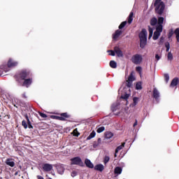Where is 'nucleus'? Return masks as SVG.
<instances>
[{"label": "nucleus", "mask_w": 179, "mask_h": 179, "mask_svg": "<svg viewBox=\"0 0 179 179\" xmlns=\"http://www.w3.org/2000/svg\"><path fill=\"white\" fill-rule=\"evenodd\" d=\"M127 87H131L132 86V82L131 81H127Z\"/></svg>", "instance_id": "obj_47"}, {"label": "nucleus", "mask_w": 179, "mask_h": 179, "mask_svg": "<svg viewBox=\"0 0 179 179\" xmlns=\"http://www.w3.org/2000/svg\"><path fill=\"white\" fill-rule=\"evenodd\" d=\"M114 136V134L112 132L107 131L105 134V137L106 139H111Z\"/></svg>", "instance_id": "obj_21"}, {"label": "nucleus", "mask_w": 179, "mask_h": 179, "mask_svg": "<svg viewBox=\"0 0 179 179\" xmlns=\"http://www.w3.org/2000/svg\"><path fill=\"white\" fill-rule=\"evenodd\" d=\"M15 176H17V172H16V173H15Z\"/></svg>", "instance_id": "obj_61"}, {"label": "nucleus", "mask_w": 179, "mask_h": 179, "mask_svg": "<svg viewBox=\"0 0 179 179\" xmlns=\"http://www.w3.org/2000/svg\"><path fill=\"white\" fill-rule=\"evenodd\" d=\"M136 90H142V83L138 82L136 84Z\"/></svg>", "instance_id": "obj_28"}, {"label": "nucleus", "mask_w": 179, "mask_h": 179, "mask_svg": "<svg viewBox=\"0 0 179 179\" xmlns=\"http://www.w3.org/2000/svg\"><path fill=\"white\" fill-rule=\"evenodd\" d=\"M164 78L167 83L169 82V80H170V76H169V74H164Z\"/></svg>", "instance_id": "obj_41"}, {"label": "nucleus", "mask_w": 179, "mask_h": 179, "mask_svg": "<svg viewBox=\"0 0 179 179\" xmlns=\"http://www.w3.org/2000/svg\"><path fill=\"white\" fill-rule=\"evenodd\" d=\"M104 129H106V128L104 127H101L97 129L96 132L98 134H101V132H103Z\"/></svg>", "instance_id": "obj_34"}, {"label": "nucleus", "mask_w": 179, "mask_h": 179, "mask_svg": "<svg viewBox=\"0 0 179 179\" xmlns=\"http://www.w3.org/2000/svg\"><path fill=\"white\" fill-rule=\"evenodd\" d=\"M73 132H74V136H79V135H80L79 133H78V134H75V132H76V129H75V130L73 131Z\"/></svg>", "instance_id": "obj_54"}, {"label": "nucleus", "mask_w": 179, "mask_h": 179, "mask_svg": "<svg viewBox=\"0 0 179 179\" xmlns=\"http://www.w3.org/2000/svg\"><path fill=\"white\" fill-rule=\"evenodd\" d=\"M129 97V94H125L124 95H122L121 98L124 99V100H127V99Z\"/></svg>", "instance_id": "obj_42"}, {"label": "nucleus", "mask_w": 179, "mask_h": 179, "mask_svg": "<svg viewBox=\"0 0 179 179\" xmlns=\"http://www.w3.org/2000/svg\"><path fill=\"white\" fill-rule=\"evenodd\" d=\"M134 80H135V77L134 76V74H132V73H131L130 74V76H129L127 81L134 82Z\"/></svg>", "instance_id": "obj_31"}, {"label": "nucleus", "mask_w": 179, "mask_h": 179, "mask_svg": "<svg viewBox=\"0 0 179 179\" xmlns=\"http://www.w3.org/2000/svg\"><path fill=\"white\" fill-rule=\"evenodd\" d=\"M173 34H174V32L173 31V30L170 31L168 34L169 38H171V37H173Z\"/></svg>", "instance_id": "obj_45"}, {"label": "nucleus", "mask_w": 179, "mask_h": 179, "mask_svg": "<svg viewBox=\"0 0 179 179\" xmlns=\"http://www.w3.org/2000/svg\"><path fill=\"white\" fill-rule=\"evenodd\" d=\"M22 127H24L25 129H27L28 125H27V122H25V120H22Z\"/></svg>", "instance_id": "obj_39"}, {"label": "nucleus", "mask_w": 179, "mask_h": 179, "mask_svg": "<svg viewBox=\"0 0 179 179\" xmlns=\"http://www.w3.org/2000/svg\"><path fill=\"white\" fill-rule=\"evenodd\" d=\"M160 58H162V55L161 54H156L155 55V59L157 61H159L160 59Z\"/></svg>", "instance_id": "obj_43"}, {"label": "nucleus", "mask_w": 179, "mask_h": 179, "mask_svg": "<svg viewBox=\"0 0 179 179\" xmlns=\"http://www.w3.org/2000/svg\"><path fill=\"white\" fill-rule=\"evenodd\" d=\"M165 47L166 48V52H169V51H170V43L166 42Z\"/></svg>", "instance_id": "obj_37"}, {"label": "nucleus", "mask_w": 179, "mask_h": 179, "mask_svg": "<svg viewBox=\"0 0 179 179\" xmlns=\"http://www.w3.org/2000/svg\"><path fill=\"white\" fill-rule=\"evenodd\" d=\"M153 36V29L150 28V27H149V36H148V39L150 40V38H152V36Z\"/></svg>", "instance_id": "obj_30"}, {"label": "nucleus", "mask_w": 179, "mask_h": 179, "mask_svg": "<svg viewBox=\"0 0 179 179\" xmlns=\"http://www.w3.org/2000/svg\"><path fill=\"white\" fill-rule=\"evenodd\" d=\"M52 118H53V120H59V121H65V117L62 116L52 115Z\"/></svg>", "instance_id": "obj_22"}, {"label": "nucleus", "mask_w": 179, "mask_h": 179, "mask_svg": "<svg viewBox=\"0 0 179 179\" xmlns=\"http://www.w3.org/2000/svg\"><path fill=\"white\" fill-rule=\"evenodd\" d=\"M139 38L140 47L141 48H143L148 43V31H146V29H142V31L139 34Z\"/></svg>", "instance_id": "obj_1"}, {"label": "nucleus", "mask_w": 179, "mask_h": 179, "mask_svg": "<svg viewBox=\"0 0 179 179\" xmlns=\"http://www.w3.org/2000/svg\"><path fill=\"white\" fill-rule=\"evenodd\" d=\"M164 41V37L162 36L159 39V44H162V43Z\"/></svg>", "instance_id": "obj_51"}, {"label": "nucleus", "mask_w": 179, "mask_h": 179, "mask_svg": "<svg viewBox=\"0 0 179 179\" xmlns=\"http://www.w3.org/2000/svg\"><path fill=\"white\" fill-rule=\"evenodd\" d=\"M117 153L118 152H116V151H115V157H117Z\"/></svg>", "instance_id": "obj_60"}, {"label": "nucleus", "mask_w": 179, "mask_h": 179, "mask_svg": "<svg viewBox=\"0 0 179 179\" xmlns=\"http://www.w3.org/2000/svg\"><path fill=\"white\" fill-rule=\"evenodd\" d=\"M85 164L87 166V167H89V169H93L94 167V165L89 159H85Z\"/></svg>", "instance_id": "obj_13"}, {"label": "nucleus", "mask_w": 179, "mask_h": 179, "mask_svg": "<svg viewBox=\"0 0 179 179\" xmlns=\"http://www.w3.org/2000/svg\"><path fill=\"white\" fill-rule=\"evenodd\" d=\"M136 72H138L139 75H142V67L141 66H137L136 68Z\"/></svg>", "instance_id": "obj_38"}, {"label": "nucleus", "mask_w": 179, "mask_h": 179, "mask_svg": "<svg viewBox=\"0 0 179 179\" xmlns=\"http://www.w3.org/2000/svg\"><path fill=\"white\" fill-rule=\"evenodd\" d=\"M57 170L59 174H64V172L65 171V167H64V165L59 164L57 166Z\"/></svg>", "instance_id": "obj_9"}, {"label": "nucleus", "mask_w": 179, "mask_h": 179, "mask_svg": "<svg viewBox=\"0 0 179 179\" xmlns=\"http://www.w3.org/2000/svg\"><path fill=\"white\" fill-rule=\"evenodd\" d=\"M95 170L97 171H103L104 170V166L101 164H97L94 166Z\"/></svg>", "instance_id": "obj_17"}, {"label": "nucleus", "mask_w": 179, "mask_h": 179, "mask_svg": "<svg viewBox=\"0 0 179 179\" xmlns=\"http://www.w3.org/2000/svg\"><path fill=\"white\" fill-rule=\"evenodd\" d=\"M138 125V120H136V122L134 124V127H136Z\"/></svg>", "instance_id": "obj_56"}, {"label": "nucleus", "mask_w": 179, "mask_h": 179, "mask_svg": "<svg viewBox=\"0 0 179 179\" xmlns=\"http://www.w3.org/2000/svg\"><path fill=\"white\" fill-rule=\"evenodd\" d=\"M175 34H176V36L177 41H178V43H179V28H177V29L175 30Z\"/></svg>", "instance_id": "obj_32"}, {"label": "nucleus", "mask_w": 179, "mask_h": 179, "mask_svg": "<svg viewBox=\"0 0 179 179\" xmlns=\"http://www.w3.org/2000/svg\"><path fill=\"white\" fill-rule=\"evenodd\" d=\"M28 128H29V129H31V128H33V126L31 124H28Z\"/></svg>", "instance_id": "obj_57"}, {"label": "nucleus", "mask_w": 179, "mask_h": 179, "mask_svg": "<svg viewBox=\"0 0 179 179\" xmlns=\"http://www.w3.org/2000/svg\"><path fill=\"white\" fill-rule=\"evenodd\" d=\"M110 68H113V69L117 68V62H115L113 60L110 61Z\"/></svg>", "instance_id": "obj_29"}, {"label": "nucleus", "mask_w": 179, "mask_h": 179, "mask_svg": "<svg viewBox=\"0 0 179 179\" xmlns=\"http://www.w3.org/2000/svg\"><path fill=\"white\" fill-rule=\"evenodd\" d=\"M37 178L38 179H44V178L43 176H38Z\"/></svg>", "instance_id": "obj_55"}, {"label": "nucleus", "mask_w": 179, "mask_h": 179, "mask_svg": "<svg viewBox=\"0 0 179 179\" xmlns=\"http://www.w3.org/2000/svg\"><path fill=\"white\" fill-rule=\"evenodd\" d=\"M17 62L14 61L12 59H10L8 62V68H14V66H17Z\"/></svg>", "instance_id": "obj_7"}, {"label": "nucleus", "mask_w": 179, "mask_h": 179, "mask_svg": "<svg viewBox=\"0 0 179 179\" xmlns=\"http://www.w3.org/2000/svg\"><path fill=\"white\" fill-rule=\"evenodd\" d=\"M107 52H108L109 55H111L112 57L115 56V51L114 50H108Z\"/></svg>", "instance_id": "obj_40"}, {"label": "nucleus", "mask_w": 179, "mask_h": 179, "mask_svg": "<svg viewBox=\"0 0 179 179\" xmlns=\"http://www.w3.org/2000/svg\"><path fill=\"white\" fill-rule=\"evenodd\" d=\"M0 75H1V71H0Z\"/></svg>", "instance_id": "obj_62"}, {"label": "nucleus", "mask_w": 179, "mask_h": 179, "mask_svg": "<svg viewBox=\"0 0 179 179\" xmlns=\"http://www.w3.org/2000/svg\"><path fill=\"white\" fill-rule=\"evenodd\" d=\"M115 174H117V176H120L121 173H122V167L117 166L115 168L114 170Z\"/></svg>", "instance_id": "obj_18"}, {"label": "nucleus", "mask_w": 179, "mask_h": 179, "mask_svg": "<svg viewBox=\"0 0 179 179\" xmlns=\"http://www.w3.org/2000/svg\"><path fill=\"white\" fill-rule=\"evenodd\" d=\"M153 97L157 101H159V97H160V92L157 89L154 88L153 90Z\"/></svg>", "instance_id": "obj_8"}, {"label": "nucleus", "mask_w": 179, "mask_h": 179, "mask_svg": "<svg viewBox=\"0 0 179 179\" xmlns=\"http://www.w3.org/2000/svg\"><path fill=\"white\" fill-rule=\"evenodd\" d=\"M151 26H156L157 24V19L156 17H153L150 20Z\"/></svg>", "instance_id": "obj_24"}, {"label": "nucleus", "mask_w": 179, "mask_h": 179, "mask_svg": "<svg viewBox=\"0 0 179 179\" xmlns=\"http://www.w3.org/2000/svg\"><path fill=\"white\" fill-rule=\"evenodd\" d=\"M61 116L63 117V118H69V115H68L66 113H62Z\"/></svg>", "instance_id": "obj_44"}, {"label": "nucleus", "mask_w": 179, "mask_h": 179, "mask_svg": "<svg viewBox=\"0 0 179 179\" xmlns=\"http://www.w3.org/2000/svg\"><path fill=\"white\" fill-rule=\"evenodd\" d=\"M114 51L117 57H123L124 55L122 54V51H121V49L117 46L114 48Z\"/></svg>", "instance_id": "obj_12"}, {"label": "nucleus", "mask_w": 179, "mask_h": 179, "mask_svg": "<svg viewBox=\"0 0 179 179\" xmlns=\"http://www.w3.org/2000/svg\"><path fill=\"white\" fill-rule=\"evenodd\" d=\"M120 166H121V167H125V163L121 162V163L120 164Z\"/></svg>", "instance_id": "obj_53"}, {"label": "nucleus", "mask_w": 179, "mask_h": 179, "mask_svg": "<svg viewBox=\"0 0 179 179\" xmlns=\"http://www.w3.org/2000/svg\"><path fill=\"white\" fill-rule=\"evenodd\" d=\"M33 80L31 78L25 79L23 83V86H25L26 87H29L30 85H31Z\"/></svg>", "instance_id": "obj_14"}, {"label": "nucleus", "mask_w": 179, "mask_h": 179, "mask_svg": "<svg viewBox=\"0 0 179 179\" xmlns=\"http://www.w3.org/2000/svg\"><path fill=\"white\" fill-rule=\"evenodd\" d=\"M124 146H125V143H123L122 145L117 146V148L115 149L116 153H118L120 150L123 149Z\"/></svg>", "instance_id": "obj_27"}, {"label": "nucleus", "mask_w": 179, "mask_h": 179, "mask_svg": "<svg viewBox=\"0 0 179 179\" xmlns=\"http://www.w3.org/2000/svg\"><path fill=\"white\" fill-rule=\"evenodd\" d=\"M143 59V58L142 57L141 55L136 54L132 56L131 62L136 65H139V64L142 62Z\"/></svg>", "instance_id": "obj_3"}, {"label": "nucleus", "mask_w": 179, "mask_h": 179, "mask_svg": "<svg viewBox=\"0 0 179 179\" xmlns=\"http://www.w3.org/2000/svg\"><path fill=\"white\" fill-rule=\"evenodd\" d=\"M43 171H51L52 170V165L50 164H45L43 165Z\"/></svg>", "instance_id": "obj_6"}, {"label": "nucleus", "mask_w": 179, "mask_h": 179, "mask_svg": "<svg viewBox=\"0 0 179 179\" xmlns=\"http://www.w3.org/2000/svg\"><path fill=\"white\" fill-rule=\"evenodd\" d=\"M97 143H99V145H101V138H98V141H97Z\"/></svg>", "instance_id": "obj_52"}, {"label": "nucleus", "mask_w": 179, "mask_h": 179, "mask_svg": "<svg viewBox=\"0 0 179 179\" xmlns=\"http://www.w3.org/2000/svg\"><path fill=\"white\" fill-rule=\"evenodd\" d=\"M99 146H100V144L99 143H94L93 148H98Z\"/></svg>", "instance_id": "obj_49"}, {"label": "nucleus", "mask_w": 179, "mask_h": 179, "mask_svg": "<svg viewBox=\"0 0 179 179\" xmlns=\"http://www.w3.org/2000/svg\"><path fill=\"white\" fill-rule=\"evenodd\" d=\"M22 97H23L24 99H26V98H27L26 94H22Z\"/></svg>", "instance_id": "obj_58"}, {"label": "nucleus", "mask_w": 179, "mask_h": 179, "mask_svg": "<svg viewBox=\"0 0 179 179\" xmlns=\"http://www.w3.org/2000/svg\"><path fill=\"white\" fill-rule=\"evenodd\" d=\"M110 162V157L108 156H105L104 159H103V163L104 164H107V163H108Z\"/></svg>", "instance_id": "obj_36"}, {"label": "nucleus", "mask_w": 179, "mask_h": 179, "mask_svg": "<svg viewBox=\"0 0 179 179\" xmlns=\"http://www.w3.org/2000/svg\"><path fill=\"white\" fill-rule=\"evenodd\" d=\"M167 59L168 61H173V54L171 53V52H168Z\"/></svg>", "instance_id": "obj_33"}, {"label": "nucleus", "mask_w": 179, "mask_h": 179, "mask_svg": "<svg viewBox=\"0 0 179 179\" xmlns=\"http://www.w3.org/2000/svg\"><path fill=\"white\" fill-rule=\"evenodd\" d=\"M120 106V102L117 101L115 103H114L112 106H111V110L112 111H117V110H118V107Z\"/></svg>", "instance_id": "obj_16"}, {"label": "nucleus", "mask_w": 179, "mask_h": 179, "mask_svg": "<svg viewBox=\"0 0 179 179\" xmlns=\"http://www.w3.org/2000/svg\"><path fill=\"white\" fill-rule=\"evenodd\" d=\"M121 34H122V31L120 29L116 30L115 32L113 34V40H117V38H118Z\"/></svg>", "instance_id": "obj_10"}, {"label": "nucleus", "mask_w": 179, "mask_h": 179, "mask_svg": "<svg viewBox=\"0 0 179 179\" xmlns=\"http://www.w3.org/2000/svg\"><path fill=\"white\" fill-rule=\"evenodd\" d=\"M1 69H3L5 72H6V69H5V67H1Z\"/></svg>", "instance_id": "obj_59"}, {"label": "nucleus", "mask_w": 179, "mask_h": 179, "mask_svg": "<svg viewBox=\"0 0 179 179\" xmlns=\"http://www.w3.org/2000/svg\"><path fill=\"white\" fill-rule=\"evenodd\" d=\"M133 103L130 105L131 107H135V106H136V104H138V103H139V98L138 97H134L133 99Z\"/></svg>", "instance_id": "obj_19"}, {"label": "nucleus", "mask_w": 179, "mask_h": 179, "mask_svg": "<svg viewBox=\"0 0 179 179\" xmlns=\"http://www.w3.org/2000/svg\"><path fill=\"white\" fill-rule=\"evenodd\" d=\"M132 20H134V13L131 12L129 17H128V23L131 24L132 23Z\"/></svg>", "instance_id": "obj_20"}, {"label": "nucleus", "mask_w": 179, "mask_h": 179, "mask_svg": "<svg viewBox=\"0 0 179 179\" xmlns=\"http://www.w3.org/2000/svg\"><path fill=\"white\" fill-rule=\"evenodd\" d=\"M71 164L76 165V166H83V162L82 161V159L79 157H76L74 158H72L71 159Z\"/></svg>", "instance_id": "obj_5"}, {"label": "nucleus", "mask_w": 179, "mask_h": 179, "mask_svg": "<svg viewBox=\"0 0 179 179\" xmlns=\"http://www.w3.org/2000/svg\"><path fill=\"white\" fill-rule=\"evenodd\" d=\"M6 164L10 167H15V162L13 161V159L11 158H8L6 160Z\"/></svg>", "instance_id": "obj_11"}, {"label": "nucleus", "mask_w": 179, "mask_h": 179, "mask_svg": "<svg viewBox=\"0 0 179 179\" xmlns=\"http://www.w3.org/2000/svg\"><path fill=\"white\" fill-rule=\"evenodd\" d=\"M163 22H164V17H159L158 18V25L157 26H163Z\"/></svg>", "instance_id": "obj_26"}, {"label": "nucleus", "mask_w": 179, "mask_h": 179, "mask_svg": "<svg viewBox=\"0 0 179 179\" xmlns=\"http://www.w3.org/2000/svg\"><path fill=\"white\" fill-rule=\"evenodd\" d=\"M155 10L158 15H162L164 12V8L166 6L164 5V2L162 1V0H156L155 2Z\"/></svg>", "instance_id": "obj_2"}, {"label": "nucleus", "mask_w": 179, "mask_h": 179, "mask_svg": "<svg viewBox=\"0 0 179 179\" xmlns=\"http://www.w3.org/2000/svg\"><path fill=\"white\" fill-rule=\"evenodd\" d=\"M162 31H163V25L157 26L152 36L153 40H157V38L160 37V33H162Z\"/></svg>", "instance_id": "obj_4"}, {"label": "nucleus", "mask_w": 179, "mask_h": 179, "mask_svg": "<svg viewBox=\"0 0 179 179\" xmlns=\"http://www.w3.org/2000/svg\"><path fill=\"white\" fill-rule=\"evenodd\" d=\"M27 76H29V73H27V71H22L20 74V78L22 80H24Z\"/></svg>", "instance_id": "obj_15"}, {"label": "nucleus", "mask_w": 179, "mask_h": 179, "mask_svg": "<svg viewBox=\"0 0 179 179\" xmlns=\"http://www.w3.org/2000/svg\"><path fill=\"white\" fill-rule=\"evenodd\" d=\"M125 26H127V21H124L122 22L120 26H119V29H124V27H125Z\"/></svg>", "instance_id": "obj_35"}, {"label": "nucleus", "mask_w": 179, "mask_h": 179, "mask_svg": "<svg viewBox=\"0 0 179 179\" xmlns=\"http://www.w3.org/2000/svg\"><path fill=\"white\" fill-rule=\"evenodd\" d=\"M26 119L27 121V125H31V122H30V120L29 119V116H26Z\"/></svg>", "instance_id": "obj_50"}, {"label": "nucleus", "mask_w": 179, "mask_h": 179, "mask_svg": "<svg viewBox=\"0 0 179 179\" xmlns=\"http://www.w3.org/2000/svg\"><path fill=\"white\" fill-rule=\"evenodd\" d=\"M39 115H40L42 118H47V115H46L45 113H39Z\"/></svg>", "instance_id": "obj_46"}, {"label": "nucleus", "mask_w": 179, "mask_h": 179, "mask_svg": "<svg viewBox=\"0 0 179 179\" xmlns=\"http://www.w3.org/2000/svg\"><path fill=\"white\" fill-rule=\"evenodd\" d=\"M178 85V78H174L171 83V86H177Z\"/></svg>", "instance_id": "obj_25"}, {"label": "nucleus", "mask_w": 179, "mask_h": 179, "mask_svg": "<svg viewBox=\"0 0 179 179\" xmlns=\"http://www.w3.org/2000/svg\"><path fill=\"white\" fill-rule=\"evenodd\" d=\"M94 136H96V131H92L91 132V134L88 136L87 139V141H90V139H93V138H94Z\"/></svg>", "instance_id": "obj_23"}, {"label": "nucleus", "mask_w": 179, "mask_h": 179, "mask_svg": "<svg viewBox=\"0 0 179 179\" xmlns=\"http://www.w3.org/2000/svg\"><path fill=\"white\" fill-rule=\"evenodd\" d=\"M76 176H78V173L76 171H73L71 173V177H76Z\"/></svg>", "instance_id": "obj_48"}]
</instances>
